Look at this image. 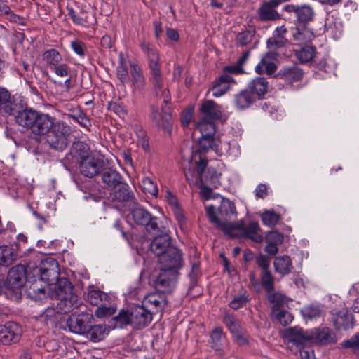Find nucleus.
Wrapping results in <instances>:
<instances>
[{
    "label": "nucleus",
    "instance_id": "1",
    "mask_svg": "<svg viewBox=\"0 0 359 359\" xmlns=\"http://www.w3.org/2000/svg\"><path fill=\"white\" fill-rule=\"evenodd\" d=\"M196 130L201 136L199 138L200 149L204 152L212 150L218 156H224L231 160L241 155V147L237 141L224 135L215 138V125L213 121L203 118L197 123Z\"/></svg>",
    "mask_w": 359,
    "mask_h": 359
},
{
    "label": "nucleus",
    "instance_id": "2",
    "mask_svg": "<svg viewBox=\"0 0 359 359\" xmlns=\"http://www.w3.org/2000/svg\"><path fill=\"white\" fill-rule=\"evenodd\" d=\"M170 222L165 219L164 224L158 229L154 230L156 233H160L155 236L150 243L151 250L158 257L161 265L167 269H171V279L175 277V269L182 267V257L181 251L172 245L171 238L169 236L168 226Z\"/></svg>",
    "mask_w": 359,
    "mask_h": 359
},
{
    "label": "nucleus",
    "instance_id": "3",
    "mask_svg": "<svg viewBox=\"0 0 359 359\" xmlns=\"http://www.w3.org/2000/svg\"><path fill=\"white\" fill-rule=\"evenodd\" d=\"M15 122L22 128L39 137L48 132L52 126V116L32 108L20 110L15 115Z\"/></svg>",
    "mask_w": 359,
    "mask_h": 359
},
{
    "label": "nucleus",
    "instance_id": "4",
    "mask_svg": "<svg viewBox=\"0 0 359 359\" xmlns=\"http://www.w3.org/2000/svg\"><path fill=\"white\" fill-rule=\"evenodd\" d=\"M51 285V294L55 297L60 310L74 311L75 309L83 306L81 300L73 292V286L67 278H58Z\"/></svg>",
    "mask_w": 359,
    "mask_h": 359
},
{
    "label": "nucleus",
    "instance_id": "5",
    "mask_svg": "<svg viewBox=\"0 0 359 359\" xmlns=\"http://www.w3.org/2000/svg\"><path fill=\"white\" fill-rule=\"evenodd\" d=\"M152 316L151 313L142 304L121 310L114 320L116 326L119 327L131 325L135 329H142L151 323Z\"/></svg>",
    "mask_w": 359,
    "mask_h": 359
},
{
    "label": "nucleus",
    "instance_id": "6",
    "mask_svg": "<svg viewBox=\"0 0 359 359\" xmlns=\"http://www.w3.org/2000/svg\"><path fill=\"white\" fill-rule=\"evenodd\" d=\"M206 213L210 221L216 226L225 230L226 226L233 227L234 224H226V221L236 217L237 212L234 203L224 198H220L218 215L216 208L212 205L205 206Z\"/></svg>",
    "mask_w": 359,
    "mask_h": 359
},
{
    "label": "nucleus",
    "instance_id": "7",
    "mask_svg": "<svg viewBox=\"0 0 359 359\" xmlns=\"http://www.w3.org/2000/svg\"><path fill=\"white\" fill-rule=\"evenodd\" d=\"M52 126L49 127L48 132L45 134L46 141L50 147L57 150L65 149L67 144L70 128L63 121H55L52 116Z\"/></svg>",
    "mask_w": 359,
    "mask_h": 359
},
{
    "label": "nucleus",
    "instance_id": "8",
    "mask_svg": "<svg viewBox=\"0 0 359 359\" xmlns=\"http://www.w3.org/2000/svg\"><path fill=\"white\" fill-rule=\"evenodd\" d=\"M26 278L25 268L20 264L11 268L8 273L6 280L4 283V292L7 297H17L20 293Z\"/></svg>",
    "mask_w": 359,
    "mask_h": 359
},
{
    "label": "nucleus",
    "instance_id": "9",
    "mask_svg": "<svg viewBox=\"0 0 359 359\" xmlns=\"http://www.w3.org/2000/svg\"><path fill=\"white\" fill-rule=\"evenodd\" d=\"M77 309L81 313H72L67 320V326L71 332L83 336L87 329L90 327V323H93L94 317L92 313L86 310L84 304Z\"/></svg>",
    "mask_w": 359,
    "mask_h": 359
},
{
    "label": "nucleus",
    "instance_id": "10",
    "mask_svg": "<svg viewBox=\"0 0 359 359\" xmlns=\"http://www.w3.org/2000/svg\"><path fill=\"white\" fill-rule=\"evenodd\" d=\"M128 208L130 211V213L126 216L128 222L133 219L137 225L147 226L152 230L158 229V218L152 217L150 213L137 204L135 201Z\"/></svg>",
    "mask_w": 359,
    "mask_h": 359
},
{
    "label": "nucleus",
    "instance_id": "11",
    "mask_svg": "<svg viewBox=\"0 0 359 359\" xmlns=\"http://www.w3.org/2000/svg\"><path fill=\"white\" fill-rule=\"evenodd\" d=\"M42 59L47 67L60 77L67 76L70 68L67 63L62 62V57L55 49L51 48L45 51L42 55Z\"/></svg>",
    "mask_w": 359,
    "mask_h": 359
},
{
    "label": "nucleus",
    "instance_id": "12",
    "mask_svg": "<svg viewBox=\"0 0 359 359\" xmlns=\"http://www.w3.org/2000/svg\"><path fill=\"white\" fill-rule=\"evenodd\" d=\"M34 271L39 273V281H44L51 285L60 276V269L57 262L53 257L43 259Z\"/></svg>",
    "mask_w": 359,
    "mask_h": 359
},
{
    "label": "nucleus",
    "instance_id": "13",
    "mask_svg": "<svg viewBox=\"0 0 359 359\" xmlns=\"http://www.w3.org/2000/svg\"><path fill=\"white\" fill-rule=\"evenodd\" d=\"M22 329L20 325L14 322H8L0 325V344L10 345L20 341Z\"/></svg>",
    "mask_w": 359,
    "mask_h": 359
},
{
    "label": "nucleus",
    "instance_id": "14",
    "mask_svg": "<svg viewBox=\"0 0 359 359\" xmlns=\"http://www.w3.org/2000/svg\"><path fill=\"white\" fill-rule=\"evenodd\" d=\"M147 55L149 58V65L151 69L150 80L154 86L156 93L158 94V90H161L163 88V80L158 64V55L156 50L147 48Z\"/></svg>",
    "mask_w": 359,
    "mask_h": 359
},
{
    "label": "nucleus",
    "instance_id": "15",
    "mask_svg": "<svg viewBox=\"0 0 359 359\" xmlns=\"http://www.w3.org/2000/svg\"><path fill=\"white\" fill-rule=\"evenodd\" d=\"M109 197L114 201L123 203L125 207L130 206L135 201L133 192L129 190L128 185L125 182L118 184L117 187L110 190Z\"/></svg>",
    "mask_w": 359,
    "mask_h": 359
},
{
    "label": "nucleus",
    "instance_id": "16",
    "mask_svg": "<svg viewBox=\"0 0 359 359\" xmlns=\"http://www.w3.org/2000/svg\"><path fill=\"white\" fill-rule=\"evenodd\" d=\"M103 166L102 160L91 155L79 162V169L82 175L88 177L97 175Z\"/></svg>",
    "mask_w": 359,
    "mask_h": 359
},
{
    "label": "nucleus",
    "instance_id": "17",
    "mask_svg": "<svg viewBox=\"0 0 359 359\" xmlns=\"http://www.w3.org/2000/svg\"><path fill=\"white\" fill-rule=\"evenodd\" d=\"M311 341L320 344L336 343L337 339L334 332L328 327H317L309 330Z\"/></svg>",
    "mask_w": 359,
    "mask_h": 359
},
{
    "label": "nucleus",
    "instance_id": "18",
    "mask_svg": "<svg viewBox=\"0 0 359 359\" xmlns=\"http://www.w3.org/2000/svg\"><path fill=\"white\" fill-rule=\"evenodd\" d=\"M167 301L164 296L159 293H151L145 296L142 304L154 315L161 311L166 305Z\"/></svg>",
    "mask_w": 359,
    "mask_h": 359
},
{
    "label": "nucleus",
    "instance_id": "19",
    "mask_svg": "<svg viewBox=\"0 0 359 359\" xmlns=\"http://www.w3.org/2000/svg\"><path fill=\"white\" fill-rule=\"evenodd\" d=\"M309 330L304 331L299 327H294L286 329L283 333V337L288 343L296 346L302 344L306 341H311Z\"/></svg>",
    "mask_w": 359,
    "mask_h": 359
},
{
    "label": "nucleus",
    "instance_id": "20",
    "mask_svg": "<svg viewBox=\"0 0 359 359\" xmlns=\"http://www.w3.org/2000/svg\"><path fill=\"white\" fill-rule=\"evenodd\" d=\"M292 37L296 44L302 46L311 42L315 38V34L307 25L300 24L292 30Z\"/></svg>",
    "mask_w": 359,
    "mask_h": 359
},
{
    "label": "nucleus",
    "instance_id": "21",
    "mask_svg": "<svg viewBox=\"0 0 359 359\" xmlns=\"http://www.w3.org/2000/svg\"><path fill=\"white\" fill-rule=\"evenodd\" d=\"M326 33L334 40L338 39L342 34L341 20L334 14H327L325 21Z\"/></svg>",
    "mask_w": 359,
    "mask_h": 359
},
{
    "label": "nucleus",
    "instance_id": "22",
    "mask_svg": "<svg viewBox=\"0 0 359 359\" xmlns=\"http://www.w3.org/2000/svg\"><path fill=\"white\" fill-rule=\"evenodd\" d=\"M232 229L242 230L243 234L249 239L259 243L263 241V236L260 233L259 224L257 222H250L247 226L244 227L243 222L233 225Z\"/></svg>",
    "mask_w": 359,
    "mask_h": 359
},
{
    "label": "nucleus",
    "instance_id": "23",
    "mask_svg": "<svg viewBox=\"0 0 359 359\" xmlns=\"http://www.w3.org/2000/svg\"><path fill=\"white\" fill-rule=\"evenodd\" d=\"M278 76L287 84L293 85L299 81L303 77L302 70L296 65L283 67Z\"/></svg>",
    "mask_w": 359,
    "mask_h": 359
},
{
    "label": "nucleus",
    "instance_id": "24",
    "mask_svg": "<svg viewBox=\"0 0 359 359\" xmlns=\"http://www.w3.org/2000/svg\"><path fill=\"white\" fill-rule=\"evenodd\" d=\"M232 83H234V79L231 75H222L215 81L211 89L212 96L219 97L224 95L229 90Z\"/></svg>",
    "mask_w": 359,
    "mask_h": 359
},
{
    "label": "nucleus",
    "instance_id": "25",
    "mask_svg": "<svg viewBox=\"0 0 359 359\" xmlns=\"http://www.w3.org/2000/svg\"><path fill=\"white\" fill-rule=\"evenodd\" d=\"M271 50V52L266 53L262 58L261 61L255 67V72L257 74L266 72L268 74H273L276 70V66L273 62L276 54Z\"/></svg>",
    "mask_w": 359,
    "mask_h": 359
},
{
    "label": "nucleus",
    "instance_id": "26",
    "mask_svg": "<svg viewBox=\"0 0 359 359\" xmlns=\"http://www.w3.org/2000/svg\"><path fill=\"white\" fill-rule=\"evenodd\" d=\"M181 267H177L175 269V274L173 278H171V269H167L163 265H161V271L160 273L156 280V284L158 287H161L166 290L167 288H172L175 285L177 277V271Z\"/></svg>",
    "mask_w": 359,
    "mask_h": 359
},
{
    "label": "nucleus",
    "instance_id": "27",
    "mask_svg": "<svg viewBox=\"0 0 359 359\" xmlns=\"http://www.w3.org/2000/svg\"><path fill=\"white\" fill-rule=\"evenodd\" d=\"M130 75L132 77L131 88L134 93H140L144 90L146 85V79L140 66L136 64H130Z\"/></svg>",
    "mask_w": 359,
    "mask_h": 359
},
{
    "label": "nucleus",
    "instance_id": "28",
    "mask_svg": "<svg viewBox=\"0 0 359 359\" xmlns=\"http://www.w3.org/2000/svg\"><path fill=\"white\" fill-rule=\"evenodd\" d=\"M201 111L207 119L213 121L222 117L221 107L212 100L204 101L201 106Z\"/></svg>",
    "mask_w": 359,
    "mask_h": 359
},
{
    "label": "nucleus",
    "instance_id": "29",
    "mask_svg": "<svg viewBox=\"0 0 359 359\" xmlns=\"http://www.w3.org/2000/svg\"><path fill=\"white\" fill-rule=\"evenodd\" d=\"M287 32V29L284 25L278 27L273 33V36L269 38L267 41V46L270 50H274L276 48L284 46L287 42L285 34Z\"/></svg>",
    "mask_w": 359,
    "mask_h": 359
},
{
    "label": "nucleus",
    "instance_id": "30",
    "mask_svg": "<svg viewBox=\"0 0 359 359\" xmlns=\"http://www.w3.org/2000/svg\"><path fill=\"white\" fill-rule=\"evenodd\" d=\"M18 244H15V248L13 246L0 245V265L7 267L12 264L18 258Z\"/></svg>",
    "mask_w": 359,
    "mask_h": 359
},
{
    "label": "nucleus",
    "instance_id": "31",
    "mask_svg": "<svg viewBox=\"0 0 359 359\" xmlns=\"http://www.w3.org/2000/svg\"><path fill=\"white\" fill-rule=\"evenodd\" d=\"M333 322L337 329H348L353 327V317L351 314L348 313L346 309H342L335 313Z\"/></svg>",
    "mask_w": 359,
    "mask_h": 359
},
{
    "label": "nucleus",
    "instance_id": "32",
    "mask_svg": "<svg viewBox=\"0 0 359 359\" xmlns=\"http://www.w3.org/2000/svg\"><path fill=\"white\" fill-rule=\"evenodd\" d=\"M248 89L258 97L264 96L268 90V82L264 77H257L248 83Z\"/></svg>",
    "mask_w": 359,
    "mask_h": 359
},
{
    "label": "nucleus",
    "instance_id": "33",
    "mask_svg": "<svg viewBox=\"0 0 359 359\" xmlns=\"http://www.w3.org/2000/svg\"><path fill=\"white\" fill-rule=\"evenodd\" d=\"M108 332L104 325H93V323H90V327L87 329V332L83 336L96 342L103 339L108 334Z\"/></svg>",
    "mask_w": 359,
    "mask_h": 359
},
{
    "label": "nucleus",
    "instance_id": "34",
    "mask_svg": "<svg viewBox=\"0 0 359 359\" xmlns=\"http://www.w3.org/2000/svg\"><path fill=\"white\" fill-rule=\"evenodd\" d=\"M109 296L105 292L90 286L88 289L86 300L93 306H98L103 302H108Z\"/></svg>",
    "mask_w": 359,
    "mask_h": 359
},
{
    "label": "nucleus",
    "instance_id": "35",
    "mask_svg": "<svg viewBox=\"0 0 359 359\" xmlns=\"http://www.w3.org/2000/svg\"><path fill=\"white\" fill-rule=\"evenodd\" d=\"M273 264L276 271L283 276L290 273L293 268L290 257L286 255L277 257Z\"/></svg>",
    "mask_w": 359,
    "mask_h": 359
},
{
    "label": "nucleus",
    "instance_id": "36",
    "mask_svg": "<svg viewBox=\"0 0 359 359\" xmlns=\"http://www.w3.org/2000/svg\"><path fill=\"white\" fill-rule=\"evenodd\" d=\"M70 153L79 162L92 155L89 147L80 141L74 143Z\"/></svg>",
    "mask_w": 359,
    "mask_h": 359
},
{
    "label": "nucleus",
    "instance_id": "37",
    "mask_svg": "<svg viewBox=\"0 0 359 359\" xmlns=\"http://www.w3.org/2000/svg\"><path fill=\"white\" fill-rule=\"evenodd\" d=\"M269 299L273 304V314H275L276 311L284 309L285 307H288L289 303L292 302L290 299L280 293L271 294L269 297Z\"/></svg>",
    "mask_w": 359,
    "mask_h": 359
},
{
    "label": "nucleus",
    "instance_id": "38",
    "mask_svg": "<svg viewBox=\"0 0 359 359\" xmlns=\"http://www.w3.org/2000/svg\"><path fill=\"white\" fill-rule=\"evenodd\" d=\"M277 6H273L269 0L264 3L259 9V15L262 20H273L279 18L278 13L274 10Z\"/></svg>",
    "mask_w": 359,
    "mask_h": 359
},
{
    "label": "nucleus",
    "instance_id": "39",
    "mask_svg": "<svg viewBox=\"0 0 359 359\" xmlns=\"http://www.w3.org/2000/svg\"><path fill=\"white\" fill-rule=\"evenodd\" d=\"M111 299L108 298V302H103L97 306L95 311V316L98 318H108L112 316L116 311V306L110 302Z\"/></svg>",
    "mask_w": 359,
    "mask_h": 359
},
{
    "label": "nucleus",
    "instance_id": "40",
    "mask_svg": "<svg viewBox=\"0 0 359 359\" xmlns=\"http://www.w3.org/2000/svg\"><path fill=\"white\" fill-rule=\"evenodd\" d=\"M13 110V104L11 101L9 93L0 88V111L6 115H10Z\"/></svg>",
    "mask_w": 359,
    "mask_h": 359
},
{
    "label": "nucleus",
    "instance_id": "41",
    "mask_svg": "<svg viewBox=\"0 0 359 359\" xmlns=\"http://www.w3.org/2000/svg\"><path fill=\"white\" fill-rule=\"evenodd\" d=\"M116 76L122 84H125L129 81L128 65L123 53H121L118 56V65L116 67Z\"/></svg>",
    "mask_w": 359,
    "mask_h": 359
},
{
    "label": "nucleus",
    "instance_id": "42",
    "mask_svg": "<svg viewBox=\"0 0 359 359\" xmlns=\"http://www.w3.org/2000/svg\"><path fill=\"white\" fill-rule=\"evenodd\" d=\"M118 172L115 170H107L102 175V181L106 184L110 190L118 186V184H122L123 182Z\"/></svg>",
    "mask_w": 359,
    "mask_h": 359
},
{
    "label": "nucleus",
    "instance_id": "43",
    "mask_svg": "<svg viewBox=\"0 0 359 359\" xmlns=\"http://www.w3.org/2000/svg\"><path fill=\"white\" fill-rule=\"evenodd\" d=\"M301 313L304 318L316 319L324 314V310L320 305L311 304L301 309Z\"/></svg>",
    "mask_w": 359,
    "mask_h": 359
},
{
    "label": "nucleus",
    "instance_id": "44",
    "mask_svg": "<svg viewBox=\"0 0 359 359\" xmlns=\"http://www.w3.org/2000/svg\"><path fill=\"white\" fill-rule=\"evenodd\" d=\"M316 54V48L310 45L306 44L299 50L295 51L298 60L302 63L311 61Z\"/></svg>",
    "mask_w": 359,
    "mask_h": 359
},
{
    "label": "nucleus",
    "instance_id": "45",
    "mask_svg": "<svg viewBox=\"0 0 359 359\" xmlns=\"http://www.w3.org/2000/svg\"><path fill=\"white\" fill-rule=\"evenodd\" d=\"M253 102V95L247 90L242 91L235 98L236 105L239 109L248 107Z\"/></svg>",
    "mask_w": 359,
    "mask_h": 359
},
{
    "label": "nucleus",
    "instance_id": "46",
    "mask_svg": "<svg viewBox=\"0 0 359 359\" xmlns=\"http://www.w3.org/2000/svg\"><path fill=\"white\" fill-rule=\"evenodd\" d=\"M314 11L309 5L299 6L297 13V18L299 22H306L311 21L314 18Z\"/></svg>",
    "mask_w": 359,
    "mask_h": 359
},
{
    "label": "nucleus",
    "instance_id": "47",
    "mask_svg": "<svg viewBox=\"0 0 359 359\" xmlns=\"http://www.w3.org/2000/svg\"><path fill=\"white\" fill-rule=\"evenodd\" d=\"M193 161L196 163L198 176L202 181V175L207 166L208 161L205 157L202 156L201 154L198 155V154L196 153L191 160H188L189 164L193 163Z\"/></svg>",
    "mask_w": 359,
    "mask_h": 359
},
{
    "label": "nucleus",
    "instance_id": "48",
    "mask_svg": "<svg viewBox=\"0 0 359 359\" xmlns=\"http://www.w3.org/2000/svg\"><path fill=\"white\" fill-rule=\"evenodd\" d=\"M28 295L36 301H41L46 298V291L42 287H38L36 280L35 283L29 288Z\"/></svg>",
    "mask_w": 359,
    "mask_h": 359
},
{
    "label": "nucleus",
    "instance_id": "49",
    "mask_svg": "<svg viewBox=\"0 0 359 359\" xmlns=\"http://www.w3.org/2000/svg\"><path fill=\"white\" fill-rule=\"evenodd\" d=\"M255 34V30L254 28L250 27L240 32L236 37L238 43L241 46H246L250 43Z\"/></svg>",
    "mask_w": 359,
    "mask_h": 359
},
{
    "label": "nucleus",
    "instance_id": "50",
    "mask_svg": "<svg viewBox=\"0 0 359 359\" xmlns=\"http://www.w3.org/2000/svg\"><path fill=\"white\" fill-rule=\"evenodd\" d=\"M70 311H63L60 309L58 302L53 303L51 306L47 307L42 314V317L46 320H50L56 317L57 314L67 313Z\"/></svg>",
    "mask_w": 359,
    "mask_h": 359
},
{
    "label": "nucleus",
    "instance_id": "51",
    "mask_svg": "<svg viewBox=\"0 0 359 359\" xmlns=\"http://www.w3.org/2000/svg\"><path fill=\"white\" fill-rule=\"evenodd\" d=\"M261 217L264 224L269 226L276 225L280 219L279 215L269 210L264 212Z\"/></svg>",
    "mask_w": 359,
    "mask_h": 359
},
{
    "label": "nucleus",
    "instance_id": "52",
    "mask_svg": "<svg viewBox=\"0 0 359 359\" xmlns=\"http://www.w3.org/2000/svg\"><path fill=\"white\" fill-rule=\"evenodd\" d=\"M142 187L144 191L153 196H156L158 189L156 183H155L151 178L144 177L142 180Z\"/></svg>",
    "mask_w": 359,
    "mask_h": 359
},
{
    "label": "nucleus",
    "instance_id": "53",
    "mask_svg": "<svg viewBox=\"0 0 359 359\" xmlns=\"http://www.w3.org/2000/svg\"><path fill=\"white\" fill-rule=\"evenodd\" d=\"M273 315L283 325H287L290 324L293 320V316L285 309L276 311L275 314Z\"/></svg>",
    "mask_w": 359,
    "mask_h": 359
},
{
    "label": "nucleus",
    "instance_id": "54",
    "mask_svg": "<svg viewBox=\"0 0 359 359\" xmlns=\"http://www.w3.org/2000/svg\"><path fill=\"white\" fill-rule=\"evenodd\" d=\"M71 48L73 51L80 57H83L87 50L86 44L79 39L72 41Z\"/></svg>",
    "mask_w": 359,
    "mask_h": 359
},
{
    "label": "nucleus",
    "instance_id": "55",
    "mask_svg": "<svg viewBox=\"0 0 359 359\" xmlns=\"http://www.w3.org/2000/svg\"><path fill=\"white\" fill-rule=\"evenodd\" d=\"M223 322L231 333H235L236 330H239L238 321L232 315L226 314Z\"/></svg>",
    "mask_w": 359,
    "mask_h": 359
},
{
    "label": "nucleus",
    "instance_id": "56",
    "mask_svg": "<svg viewBox=\"0 0 359 359\" xmlns=\"http://www.w3.org/2000/svg\"><path fill=\"white\" fill-rule=\"evenodd\" d=\"M261 281L263 287L269 292L273 289V278L269 271H264Z\"/></svg>",
    "mask_w": 359,
    "mask_h": 359
},
{
    "label": "nucleus",
    "instance_id": "57",
    "mask_svg": "<svg viewBox=\"0 0 359 359\" xmlns=\"http://www.w3.org/2000/svg\"><path fill=\"white\" fill-rule=\"evenodd\" d=\"M283 241V236L278 231H271L266 235V243H271L278 247Z\"/></svg>",
    "mask_w": 359,
    "mask_h": 359
},
{
    "label": "nucleus",
    "instance_id": "58",
    "mask_svg": "<svg viewBox=\"0 0 359 359\" xmlns=\"http://www.w3.org/2000/svg\"><path fill=\"white\" fill-rule=\"evenodd\" d=\"M67 12L74 24L86 26V21L82 17H80L72 8L67 7Z\"/></svg>",
    "mask_w": 359,
    "mask_h": 359
},
{
    "label": "nucleus",
    "instance_id": "59",
    "mask_svg": "<svg viewBox=\"0 0 359 359\" xmlns=\"http://www.w3.org/2000/svg\"><path fill=\"white\" fill-rule=\"evenodd\" d=\"M247 302V299L244 295H239L233 298L232 301L229 303V306L233 309H238L241 307H243Z\"/></svg>",
    "mask_w": 359,
    "mask_h": 359
},
{
    "label": "nucleus",
    "instance_id": "60",
    "mask_svg": "<svg viewBox=\"0 0 359 359\" xmlns=\"http://www.w3.org/2000/svg\"><path fill=\"white\" fill-rule=\"evenodd\" d=\"M346 348H355L359 349V333L352 337L349 340L343 343Z\"/></svg>",
    "mask_w": 359,
    "mask_h": 359
},
{
    "label": "nucleus",
    "instance_id": "61",
    "mask_svg": "<svg viewBox=\"0 0 359 359\" xmlns=\"http://www.w3.org/2000/svg\"><path fill=\"white\" fill-rule=\"evenodd\" d=\"M208 172L210 175V181L211 183L212 184V186L215 188L217 187V186L220 184V177L222 173L214 169H212V172L210 171V170H209Z\"/></svg>",
    "mask_w": 359,
    "mask_h": 359
},
{
    "label": "nucleus",
    "instance_id": "62",
    "mask_svg": "<svg viewBox=\"0 0 359 359\" xmlns=\"http://www.w3.org/2000/svg\"><path fill=\"white\" fill-rule=\"evenodd\" d=\"M174 210L175 218L181 229H184L186 226V218L182 211L179 208H176Z\"/></svg>",
    "mask_w": 359,
    "mask_h": 359
},
{
    "label": "nucleus",
    "instance_id": "63",
    "mask_svg": "<svg viewBox=\"0 0 359 359\" xmlns=\"http://www.w3.org/2000/svg\"><path fill=\"white\" fill-rule=\"evenodd\" d=\"M257 265L264 271H268L269 266V259L264 255H259L256 259Z\"/></svg>",
    "mask_w": 359,
    "mask_h": 359
},
{
    "label": "nucleus",
    "instance_id": "64",
    "mask_svg": "<svg viewBox=\"0 0 359 359\" xmlns=\"http://www.w3.org/2000/svg\"><path fill=\"white\" fill-rule=\"evenodd\" d=\"M223 337V331L222 328L220 327H218L215 328L212 334H211V339L214 344H217Z\"/></svg>",
    "mask_w": 359,
    "mask_h": 359
}]
</instances>
